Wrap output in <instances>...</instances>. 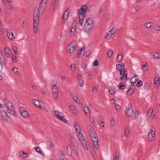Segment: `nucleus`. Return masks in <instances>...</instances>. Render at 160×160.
<instances>
[{
  "label": "nucleus",
  "instance_id": "obj_53",
  "mask_svg": "<svg viewBox=\"0 0 160 160\" xmlns=\"http://www.w3.org/2000/svg\"><path fill=\"white\" fill-rule=\"evenodd\" d=\"M142 68L144 71H147L148 70L147 64L146 63L145 64L143 65L142 66Z\"/></svg>",
  "mask_w": 160,
  "mask_h": 160
},
{
  "label": "nucleus",
  "instance_id": "obj_58",
  "mask_svg": "<svg viewBox=\"0 0 160 160\" xmlns=\"http://www.w3.org/2000/svg\"><path fill=\"white\" fill-rule=\"evenodd\" d=\"M99 64V62L97 59L95 60L93 62V65L94 66H97Z\"/></svg>",
  "mask_w": 160,
  "mask_h": 160
},
{
  "label": "nucleus",
  "instance_id": "obj_11",
  "mask_svg": "<svg viewBox=\"0 0 160 160\" xmlns=\"http://www.w3.org/2000/svg\"><path fill=\"white\" fill-rule=\"evenodd\" d=\"M156 129L154 127H152L150 129V132L148 134V139L150 142L152 141L154 139Z\"/></svg>",
  "mask_w": 160,
  "mask_h": 160
},
{
  "label": "nucleus",
  "instance_id": "obj_44",
  "mask_svg": "<svg viewBox=\"0 0 160 160\" xmlns=\"http://www.w3.org/2000/svg\"><path fill=\"white\" fill-rule=\"evenodd\" d=\"M160 78H155L154 79V83L155 84L159 85L160 83Z\"/></svg>",
  "mask_w": 160,
  "mask_h": 160
},
{
  "label": "nucleus",
  "instance_id": "obj_35",
  "mask_svg": "<svg viewBox=\"0 0 160 160\" xmlns=\"http://www.w3.org/2000/svg\"><path fill=\"white\" fill-rule=\"evenodd\" d=\"M139 112L138 110L135 111L134 113V115H133L132 120H134L136 119L139 115Z\"/></svg>",
  "mask_w": 160,
  "mask_h": 160
},
{
  "label": "nucleus",
  "instance_id": "obj_52",
  "mask_svg": "<svg viewBox=\"0 0 160 160\" xmlns=\"http://www.w3.org/2000/svg\"><path fill=\"white\" fill-rule=\"evenodd\" d=\"M112 35L111 34H110L109 33L107 34L106 35L105 37V38L107 40L109 39H110L112 36Z\"/></svg>",
  "mask_w": 160,
  "mask_h": 160
},
{
  "label": "nucleus",
  "instance_id": "obj_21",
  "mask_svg": "<svg viewBox=\"0 0 160 160\" xmlns=\"http://www.w3.org/2000/svg\"><path fill=\"white\" fill-rule=\"evenodd\" d=\"M82 108H83V111L85 112V115H87L90 112L87 106L85 105H82Z\"/></svg>",
  "mask_w": 160,
  "mask_h": 160
},
{
  "label": "nucleus",
  "instance_id": "obj_19",
  "mask_svg": "<svg viewBox=\"0 0 160 160\" xmlns=\"http://www.w3.org/2000/svg\"><path fill=\"white\" fill-rule=\"evenodd\" d=\"M74 127L75 128V132H78V131H82L81 128L80 127V126L78 125L77 122L76 121L74 122Z\"/></svg>",
  "mask_w": 160,
  "mask_h": 160
},
{
  "label": "nucleus",
  "instance_id": "obj_30",
  "mask_svg": "<svg viewBox=\"0 0 160 160\" xmlns=\"http://www.w3.org/2000/svg\"><path fill=\"white\" fill-rule=\"evenodd\" d=\"M58 0H52V5L53 7H56L58 5Z\"/></svg>",
  "mask_w": 160,
  "mask_h": 160
},
{
  "label": "nucleus",
  "instance_id": "obj_14",
  "mask_svg": "<svg viewBox=\"0 0 160 160\" xmlns=\"http://www.w3.org/2000/svg\"><path fill=\"white\" fill-rule=\"evenodd\" d=\"M71 144L74 149H76L78 147V143L75 139L73 137H71L70 138Z\"/></svg>",
  "mask_w": 160,
  "mask_h": 160
},
{
  "label": "nucleus",
  "instance_id": "obj_22",
  "mask_svg": "<svg viewBox=\"0 0 160 160\" xmlns=\"http://www.w3.org/2000/svg\"><path fill=\"white\" fill-rule=\"evenodd\" d=\"M69 12L67 10H66L63 15L62 17V20H63L64 21H66V19L67 18L68 15L69 14Z\"/></svg>",
  "mask_w": 160,
  "mask_h": 160
},
{
  "label": "nucleus",
  "instance_id": "obj_18",
  "mask_svg": "<svg viewBox=\"0 0 160 160\" xmlns=\"http://www.w3.org/2000/svg\"><path fill=\"white\" fill-rule=\"evenodd\" d=\"M7 35L9 39H13L15 37L13 36V34L11 31L10 29H7Z\"/></svg>",
  "mask_w": 160,
  "mask_h": 160
},
{
  "label": "nucleus",
  "instance_id": "obj_27",
  "mask_svg": "<svg viewBox=\"0 0 160 160\" xmlns=\"http://www.w3.org/2000/svg\"><path fill=\"white\" fill-rule=\"evenodd\" d=\"M71 149L70 146L68 145L66 147L67 153L68 155L71 156L72 155Z\"/></svg>",
  "mask_w": 160,
  "mask_h": 160
},
{
  "label": "nucleus",
  "instance_id": "obj_34",
  "mask_svg": "<svg viewBox=\"0 0 160 160\" xmlns=\"http://www.w3.org/2000/svg\"><path fill=\"white\" fill-rule=\"evenodd\" d=\"M85 48H82L78 50L77 53V57L78 58H79L80 57V55L82 51H84Z\"/></svg>",
  "mask_w": 160,
  "mask_h": 160
},
{
  "label": "nucleus",
  "instance_id": "obj_23",
  "mask_svg": "<svg viewBox=\"0 0 160 160\" xmlns=\"http://www.w3.org/2000/svg\"><path fill=\"white\" fill-rule=\"evenodd\" d=\"M7 111L9 113L14 117H16L17 116L16 112L14 111V108H12V109H8Z\"/></svg>",
  "mask_w": 160,
  "mask_h": 160
},
{
  "label": "nucleus",
  "instance_id": "obj_39",
  "mask_svg": "<svg viewBox=\"0 0 160 160\" xmlns=\"http://www.w3.org/2000/svg\"><path fill=\"white\" fill-rule=\"evenodd\" d=\"M123 56L122 55H120V54L119 55H118L117 57V60L118 62H121L122 60Z\"/></svg>",
  "mask_w": 160,
  "mask_h": 160
},
{
  "label": "nucleus",
  "instance_id": "obj_15",
  "mask_svg": "<svg viewBox=\"0 0 160 160\" xmlns=\"http://www.w3.org/2000/svg\"><path fill=\"white\" fill-rule=\"evenodd\" d=\"M57 155L59 160H66L65 153L62 151H58Z\"/></svg>",
  "mask_w": 160,
  "mask_h": 160
},
{
  "label": "nucleus",
  "instance_id": "obj_41",
  "mask_svg": "<svg viewBox=\"0 0 160 160\" xmlns=\"http://www.w3.org/2000/svg\"><path fill=\"white\" fill-rule=\"evenodd\" d=\"M115 89L114 88L112 87H110L109 88V92L110 94H113L115 92Z\"/></svg>",
  "mask_w": 160,
  "mask_h": 160
},
{
  "label": "nucleus",
  "instance_id": "obj_64",
  "mask_svg": "<svg viewBox=\"0 0 160 160\" xmlns=\"http://www.w3.org/2000/svg\"><path fill=\"white\" fill-rule=\"evenodd\" d=\"M17 58V57L16 56H14L13 57L12 56V61L13 62H16V59Z\"/></svg>",
  "mask_w": 160,
  "mask_h": 160
},
{
  "label": "nucleus",
  "instance_id": "obj_26",
  "mask_svg": "<svg viewBox=\"0 0 160 160\" xmlns=\"http://www.w3.org/2000/svg\"><path fill=\"white\" fill-rule=\"evenodd\" d=\"M4 52L5 55L8 57L11 53V51L9 48H7L5 49Z\"/></svg>",
  "mask_w": 160,
  "mask_h": 160
},
{
  "label": "nucleus",
  "instance_id": "obj_48",
  "mask_svg": "<svg viewBox=\"0 0 160 160\" xmlns=\"http://www.w3.org/2000/svg\"><path fill=\"white\" fill-rule=\"evenodd\" d=\"M76 65L75 64H71L70 66L71 70L72 71H74L75 70Z\"/></svg>",
  "mask_w": 160,
  "mask_h": 160
},
{
  "label": "nucleus",
  "instance_id": "obj_59",
  "mask_svg": "<svg viewBox=\"0 0 160 160\" xmlns=\"http://www.w3.org/2000/svg\"><path fill=\"white\" fill-rule=\"evenodd\" d=\"M89 121L91 123H93L94 122V119L93 118L91 117L90 115L89 116Z\"/></svg>",
  "mask_w": 160,
  "mask_h": 160
},
{
  "label": "nucleus",
  "instance_id": "obj_17",
  "mask_svg": "<svg viewBox=\"0 0 160 160\" xmlns=\"http://www.w3.org/2000/svg\"><path fill=\"white\" fill-rule=\"evenodd\" d=\"M77 28V26L76 25H72L70 29V31L69 33V35L71 36L72 37L74 36L75 34V32Z\"/></svg>",
  "mask_w": 160,
  "mask_h": 160
},
{
  "label": "nucleus",
  "instance_id": "obj_20",
  "mask_svg": "<svg viewBox=\"0 0 160 160\" xmlns=\"http://www.w3.org/2000/svg\"><path fill=\"white\" fill-rule=\"evenodd\" d=\"M138 77L136 75L130 79V82L132 84H134L138 80Z\"/></svg>",
  "mask_w": 160,
  "mask_h": 160
},
{
  "label": "nucleus",
  "instance_id": "obj_42",
  "mask_svg": "<svg viewBox=\"0 0 160 160\" xmlns=\"http://www.w3.org/2000/svg\"><path fill=\"white\" fill-rule=\"evenodd\" d=\"M120 77V79L122 81H123L124 79H125V81L127 80V74L126 73Z\"/></svg>",
  "mask_w": 160,
  "mask_h": 160
},
{
  "label": "nucleus",
  "instance_id": "obj_60",
  "mask_svg": "<svg viewBox=\"0 0 160 160\" xmlns=\"http://www.w3.org/2000/svg\"><path fill=\"white\" fill-rule=\"evenodd\" d=\"M48 146L51 148H53L54 146V144L51 142H48Z\"/></svg>",
  "mask_w": 160,
  "mask_h": 160
},
{
  "label": "nucleus",
  "instance_id": "obj_50",
  "mask_svg": "<svg viewBox=\"0 0 160 160\" xmlns=\"http://www.w3.org/2000/svg\"><path fill=\"white\" fill-rule=\"evenodd\" d=\"M112 52H113L111 50L109 49L108 50L107 53V55L109 57H111L112 55Z\"/></svg>",
  "mask_w": 160,
  "mask_h": 160
},
{
  "label": "nucleus",
  "instance_id": "obj_45",
  "mask_svg": "<svg viewBox=\"0 0 160 160\" xmlns=\"http://www.w3.org/2000/svg\"><path fill=\"white\" fill-rule=\"evenodd\" d=\"M142 81L141 80H139L136 84V86L138 87H139L142 85Z\"/></svg>",
  "mask_w": 160,
  "mask_h": 160
},
{
  "label": "nucleus",
  "instance_id": "obj_46",
  "mask_svg": "<svg viewBox=\"0 0 160 160\" xmlns=\"http://www.w3.org/2000/svg\"><path fill=\"white\" fill-rule=\"evenodd\" d=\"M145 26L147 28H150L152 26V23L151 22H147L145 23Z\"/></svg>",
  "mask_w": 160,
  "mask_h": 160
},
{
  "label": "nucleus",
  "instance_id": "obj_56",
  "mask_svg": "<svg viewBox=\"0 0 160 160\" xmlns=\"http://www.w3.org/2000/svg\"><path fill=\"white\" fill-rule=\"evenodd\" d=\"M12 71L13 73L16 74H18V68H13Z\"/></svg>",
  "mask_w": 160,
  "mask_h": 160
},
{
  "label": "nucleus",
  "instance_id": "obj_6",
  "mask_svg": "<svg viewBox=\"0 0 160 160\" xmlns=\"http://www.w3.org/2000/svg\"><path fill=\"white\" fill-rule=\"evenodd\" d=\"M94 26L92 19L90 18H88L86 20L84 25V29L86 32L91 31Z\"/></svg>",
  "mask_w": 160,
  "mask_h": 160
},
{
  "label": "nucleus",
  "instance_id": "obj_28",
  "mask_svg": "<svg viewBox=\"0 0 160 160\" xmlns=\"http://www.w3.org/2000/svg\"><path fill=\"white\" fill-rule=\"evenodd\" d=\"M153 112L152 109L150 108L148 110L147 115V117L148 119H149L151 117Z\"/></svg>",
  "mask_w": 160,
  "mask_h": 160
},
{
  "label": "nucleus",
  "instance_id": "obj_12",
  "mask_svg": "<svg viewBox=\"0 0 160 160\" xmlns=\"http://www.w3.org/2000/svg\"><path fill=\"white\" fill-rule=\"evenodd\" d=\"M76 42H73L69 43L67 48V51L69 53H72L73 52L75 48H77Z\"/></svg>",
  "mask_w": 160,
  "mask_h": 160
},
{
  "label": "nucleus",
  "instance_id": "obj_49",
  "mask_svg": "<svg viewBox=\"0 0 160 160\" xmlns=\"http://www.w3.org/2000/svg\"><path fill=\"white\" fill-rule=\"evenodd\" d=\"M103 118L102 116H98L97 118V122L99 123L101 121H103Z\"/></svg>",
  "mask_w": 160,
  "mask_h": 160
},
{
  "label": "nucleus",
  "instance_id": "obj_29",
  "mask_svg": "<svg viewBox=\"0 0 160 160\" xmlns=\"http://www.w3.org/2000/svg\"><path fill=\"white\" fill-rule=\"evenodd\" d=\"M12 49L13 51L15 53V54L16 55L17 54L19 53V50L18 48H17L15 46H12Z\"/></svg>",
  "mask_w": 160,
  "mask_h": 160
},
{
  "label": "nucleus",
  "instance_id": "obj_24",
  "mask_svg": "<svg viewBox=\"0 0 160 160\" xmlns=\"http://www.w3.org/2000/svg\"><path fill=\"white\" fill-rule=\"evenodd\" d=\"M151 58H160V54L158 53H152L150 55Z\"/></svg>",
  "mask_w": 160,
  "mask_h": 160
},
{
  "label": "nucleus",
  "instance_id": "obj_33",
  "mask_svg": "<svg viewBox=\"0 0 160 160\" xmlns=\"http://www.w3.org/2000/svg\"><path fill=\"white\" fill-rule=\"evenodd\" d=\"M119 153L117 151H115L114 154L113 160H119Z\"/></svg>",
  "mask_w": 160,
  "mask_h": 160
},
{
  "label": "nucleus",
  "instance_id": "obj_4",
  "mask_svg": "<svg viewBox=\"0 0 160 160\" xmlns=\"http://www.w3.org/2000/svg\"><path fill=\"white\" fill-rule=\"evenodd\" d=\"M76 133L78 140L82 145V147L84 149L88 150V146L87 144L83 134L81 132V131H78V132H76Z\"/></svg>",
  "mask_w": 160,
  "mask_h": 160
},
{
  "label": "nucleus",
  "instance_id": "obj_25",
  "mask_svg": "<svg viewBox=\"0 0 160 160\" xmlns=\"http://www.w3.org/2000/svg\"><path fill=\"white\" fill-rule=\"evenodd\" d=\"M130 127L128 126H127L126 128V129L125 131V134L124 136L126 137H127L129 135L130 131Z\"/></svg>",
  "mask_w": 160,
  "mask_h": 160
},
{
  "label": "nucleus",
  "instance_id": "obj_36",
  "mask_svg": "<svg viewBox=\"0 0 160 160\" xmlns=\"http://www.w3.org/2000/svg\"><path fill=\"white\" fill-rule=\"evenodd\" d=\"M4 3L7 5H11L12 2L11 0H3Z\"/></svg>",
  "mask_w": 160,
  "mask_h": 160
},
{
  "label": "nucleus",
  "instance_id": "obj_57",
  "mask_svg": "<svg viewBox=\"0 0 160 160\" xmlns=\"http://www.w3.org/2000/svg\"><path fill=\"white\" fill-rule=\"evenodd\" d=\"M149 86V85L148 83H145L144 85V89L145 90H148Z\"/></svg>",
  "mask_w": 160,
  "mask_h": 160
},
{
  "label": "nucleus",
  "instance_id": "obj_5",
  "mask_svg": "<svg viewBox=\"0 0 160 160\" xmlns=\"http://www.w3.org/2000/svg\"><path fill=\"white\" fill-rule=\"evenodd\" d=\"M57 83L56 81L53 80L51 83V87L52 97L53 98L56 100L58 96L59 91L57 86Z\"/></svg>",
  "mask_w": 160,
  "mask_h": 160
},
{
  "label": "nucleus",
  "instance_id": "obj_63",
  "mask_svg": "<svg viewBox=\"0 0 160 160\" xmlns=\"http://www.w3.org/2000/svg\"><path fill=\"white\" fill-rule=\"evenodd\" d=\"M81 75L79 74H78L77 75V78L79 81L81 80Z\"/></svg>",
  "mask_w": 160,
  "mask_h": 160
},
{
  "label": "nucleus",
  "instance_id": "obj_31",
  "mask_svg": "<svg viewBox=\"0 0 160 160\" xmlns=\"http://www.w3.org/2000/svg\"><path fill=\"white\" fill-rule=\"evenodd\" d=\"M73 99L75 101V102L77 104H79L80 103V101L79 100L78 97L77 95H75L74 96L73 95L72 96Z\"/></svg>",
  "mask_w": 160,
  "mask_h": 160
},
{
  "label": "nucleus",
  "instance_id": "obj_62",
  "mask_svg": "<svg viewBox=\"0 0 160 160\" xmlns=\"http://www.w3.org/2000/svg\"><path fill=\"white\" fill-rule=\"evenodd\" d=\"M9 9L11 11H14L16 10V8L12 6H10L9 7Z\"/></svg>",
  "mask_w": 160,
  "mask_h": 160
},
{
  "label": "nucleus",
  "instance_id": "obj_37",
  "mask_svg": "<svg viewBox=\"0 0 160 160\" xmlns=\"http://www.w3.org/2000/svg\"><path fill=\"white\" fill-rule=\"evenodd\" d=\"M69 109L72 112V113L75 114L76 113L75 109L74 106L72 105H70L69 106Z\"/></svg>",
  "mask_w": 160,
  "mask_h": 160
},
{
  "label": "nucleus",
  "instance_id": "obj_8",
  "mask_svg": "<svg viewBox=\"0 0 160 160\" xmlns=\"http://www.w3.org/2000/svg\"><path fill=\"white\" fill-rule=\"evenodd\" d=\"M0 115L1 118L4 122L8 124L11 123V119L5 111H2Z\"/></svg>",
  "mask_w": 160,
  "mask_h": 160
},
{
  "label": "nucleus",
  "instance_id": "obj_32",
  "mask_svg": "<svg viewBox=\"0 0 160 160\" xmlns=\"http://www.w3.org/2000/svg\"><path fill=\"white\" fill-rule=\"evenodd\" d=\"M126 85H123V82H121L118 85V87L120 89H123L126 87Z\"/></svg>",
  "mask_w": 160,
  "mask_h": 160
},
{
  "label": "nucleus",
  "instance_id": "obj_16",
  "mask_svg": "<svg viewBox=\"0 0 160 160\" xmlns=\"http://www.w3.org/2000/svg\"><path fill=\"white\" fill-rule=\"evenodd\" d=\"M4 103L5 106L7 107L8 109H12V108H14V106L11 102L8 100L4 99Z\"/></svg>",
  "mask_w": 160,
  "mask_h": 160
},
{
  "label": "nucleus",
  "instance_id": "obj_10",
  "mask_svg": "<svg viewBox=\"0 0 160 160\" xmlns=\"http://www.w3.org/2000/svg\"><path fill=\"white\" fill-rule=\"evenodd\" d=\"M116 68L118 71H120V75H123L127 71V70L125 68L123 63L117 64L116 66Z\"/></svg>",
  "mask_w": 160,
  "mask_h": 160
},
{
  "label": "nucleus",
  "instance_id": "obj_3",
  "mask_svg": "<svg viewBox=\"0 0 160 160\" xmlns=\"http://www.w3.org/2000/svg\"><path fill=\"white\" fill-rule=\"evenodd\" d=\"M87 6L86 5H83L81 9L78 11L79 23L82 25L85 17V13L87 12Z\"/></svg>",
  "mask_w": 160,
  "mask_h": 160
},
{
  "label": "nucleus",
  "instance_id": "obj_9",
  "mask_svg": "<svg viewBox=\"0 0 160 160\" xmlns=\"http://www.w3.org/2000/svg\"><path fill=\"white\" fill-rule=\"evenodd\" d=\"M126 114L127 116L130 118L132 119V116L133 114V110L132 108V104L129 103L128 107H126Z\"/></svg>",
  "mask_w": 160,
  "mask_h": 160
},
{
  "label": "nucleus",
  "instance_id": "obj_51",
  "mask_svg": "<svg viewBox=\"0 0 160 160\" xmlns=\"http://www.w3.org/2000/svg\"><path fill=\"white\" fill-rule=\"evenodd\" d=\"M110 125L112 128L113 127L114 125V119L113 118H112L111 119L110 122Z\"/></svg>",
  "mask_w": 160,
  "mask_h": 160
},
{
  "label": "nucleus",
  "instance_id": "obj_38",
  "mask_svg": "<svg viewBox=\"0 0 160 160\" xmlns=\"http://www.w3.org/2000/svg\"><path fill=\"white\" fill-rule=\"evenodd\" d=\"M20 156L23 158H27L28 156V154L25 153L23 151L20 152Z\"/></svg>",
  "mask_w": 160,
  "mask_h": 160
},
{
  "label": "nucleus",
  "instance_id": "obj_2",
  "mask_svg": "<svg viewBox=\"0 0 160 160\" xmlns=\"http://www.w3.org/2000/svg\"><path fill=\"white\" fill-rule=\"evenodd\" d=\"M88 132L94 147L97 149L99 148L98 139L96 133L93 128L90 125L88 126Z\"/></svg>",
  "mask_w": 160,
  "mask_h": 160
},
{
  "label": "nucleus",
  "instance_id": "obj_54",
  "mask_svg": "<svg viewBox=\"0 0 160 160\" xmlns=\"http://www.w3.org/2000/svg\"><path fill=\"white\" fill-rule=\"evenodd\" d=\"M91 54V52L90 50H87L85 52L84 55L86 57H87L89 56Z\"/></svg>",
  "mask_w": 160,
  "mask_h": 160
},
{
  "label": "nucleus",
  "instance_id": "obj_7",
  "mask_svg": "<svg viewBox=\"0 0 160 160\" xmlns=\"http://www.w3.org/2000/svg\"><path fill=\"white\" fill-rule=\"evenodd\" d=\"M52 114L58 119L63 122L67 123V120L64 118L65 116L62 113L58 111H54L52 112Z\"/></svg>",
  "mask_w": 160,
  "mask_h": 160
},
{
  "label": "nucleus",
  "instance_id": "obj_1",
  "mask_svg": "<svg viewBox=\"0 0 160 160\" xmlns=\"http://www.w3.org/2000/svg\"><path fill=\"white\" fill-rule=\"evenodd\" d=\"M47 1L42 0L39 7H36L35 8L33 12V29L35 33H36L38 31L39 22V17L45 11Z\"/></svg>",
  "mask_w": 160,
  "mask_h": 160
},
{
  "label": "nucleus",
  "instance_id": "obj_43",
  "mask_svg": "<svg viewBox=\"0 0 160 160\" xmlns=\"http://www.w3.org/2000/svg\"><path fill=\"white\" fill-rule=\"evenodd\" d=\"M114 108L116 110L119 111L121 108V106L116 103H114Z\"/></svg>",
  "mask_w": 160,
  "mask_h": 160
},
{
  "label": "nucleus",
  "instance_id": "obj_13",
  "mask_svg": "<svg viewBox=\"0 0 160 160\" xmlns=\"http://www.w3.org/2000/svg\"><path fill=\"white\" fill-rule=\"evenodd\" d=\"M19 112L22 116L24 118H27L29 115V114L25 109L22 107H20Z\"/></svg>",
  "mask_w": 160,
  "mask_h": 160
},
{
  "label": "nucleus",
  "instance_id": "obj_55",
  "mask_svg": "<svg viewBox=\"0 0 160 160\" xmlns=\"http://www.w3.org/2000/svg\"><path fill=\"white\" fill-rule=\"evenodd\" d=\"M84 83V81L83 80H81L78 82V83L80 87H82L83 86Z\"/></svg>",
  "mask_w": 160,
  "mask_h": 160
},
{
  "label": "nucleus",
  "instance_id": "obj_61",
  "mask_svg": "<svg viewBox=\"0 0 160 160\" xmlns=\"http://www.w3.org/2000/svg\"><path fill=\"white\" fill-rule=\"evenodd\" d=\"M115 32V28L114 29V28H112L110 31L109 33L111 34V35L113 34Z\"/></svg>",
  "mask_w": 160,
  "mask_h": 160
},
{
  "label": "nucleus",
  "instance_id": "obj_40",
  "mask_svg": "<svg viewBox=\"0 0 160 160\" xmlns=\"http://www.w3.org/2000/svg\"><path fill=\"white\" fill-rule=\"evenodd\" d=\"M134 92V90H133V88L130 87L127 91V92L128 93V94L131 95Z\"/></svg>",
  "mask_w": 160,
  "mask_h": 160
},
{
  "label": "nucleus",
  "instance_id": "obj_47",
  "mask_svg": "<svg viewBox=\"0 0 160 160\" xmlns=\"http://www.w3.org/2000/svg\"><path fill=\"white\" fill-rule=\"evenodd\" d=\"M35 105L38 107L40 108H41V107L40 105L39 101L36 99V100H35Z\"/></svg>",
  "mask_w": 160,
  "mask_h": 160
}]
</instances>
